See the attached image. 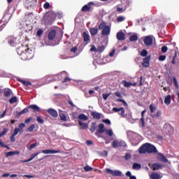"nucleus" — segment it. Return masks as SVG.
I'll use <instances>...</instances> for the list:
<instances>
[{
    "mask_svg": "<svg viewBox=\"0 0 179 179\" xmlns=\"http://www.w3.org/2000/svg\"><path fill=\"white\" fill-rule=\"evenodd\" d=\"M18 50H20L21 52L20 54L21 57V59L26 61V59H31L33 57H34V52L31 50L29 46H22Z\"/></svg>",
    "mask_w": 179,
    "mask_h": 179,
    "instance_id": "1",
    "label": "nucleus"
},
{
    "mask_svg": "<svg viewBox=\"0 0 179 179\" xmlns=\"http://www.w3.org/2000/svg\"><path fill=\"white\" fill-rule=\"evenodd\" d=\"M138 152L141 154L145 153H157V149L156 147L149 143H146L141 145L139 149Z\"/></svg>",
    "mask_w": 179,
    "mask_h": 179,
    "instance_id": "2",
    "label": "nucleus"
},
{
    "mask_svg": "<svg viewBox=\"0 0 179 179\" xmlns=\"http://www.w3.org/2000/svg\"><path fill=\"white\" fill-rule=\"evenodd\" d=\"M99 30H102V36H108L110 31V27L108 25H106V22H101L99 25Z\"/></svg>",
    "mask_w": 179,
    "mask_h": 179,
    "instance_id": "3",
    "label": "nucleus"
},
{
    "mask_svg": "<svg viewBox=\"0 0 179 179\" xmlns=\"http://www.w3.org/2000/svg\"><path fill=\"white\" fill-rule=\"evenodd\" d=\"M106 172L108 174H110V176H113V177H121L122 176V172L121 171L118 170H111L110 169H106Z\"/></svg>",
    "mask_w": 179,
    "mask_h": 179,
    "instance_id": "4",
    "label": "nucleus"
},
{
    "mask_svg": "<svg viewBox=\"0 0 179 179\" xmlns=\"http://www.w3.org/2000/svg\"><path fill=\"white\" fill-rule=\"evenodd\" d=\"M113 111L114 113H118L119 115H121L122 118H125V117H127V115H125V108H124V107H121L120 108L114 107L113 108Z\"/></svg>",
    "mask_w": 179,
    "mask_h": 179,
    "instance_id": "5",
    "label": "nucleus"
},
{
    "mask_svg": "<svg viewBox=\"0 0 179 179\" xmlns=\"http://www.w3.org/2000/svg\"><path fill=\"white\" fill-rule=\"evenodd\" d=\"M143 43L145 47H150V45L153 44V36H145L143 38Z\"/></svg>",
    "mask_w": 179,
    "mask_h": 179,
    "instance_id": "6",
    "label": "nucleus"
},
{
    "mask_svg": "<svg viewBox=\"0 0 179 179\" xmlns=\"http://www.w3.org/2000/svg\"><path fill=\"white\" fill-rule=\"evenodd\" d=\"M106 131V128H104V124L102 123H100L99 124V129L96 130L95 132V135L98 136V138H101V136H99V134H103V132Z\"/></svg>",
    "mask_w": 179,
    "mask_h": 179,
    "instance_id": "7",
    "label": "nucleus"
},
{
    "mask_svg": "<svg viewBox=\"0 0 179 179\" xmlns=\"http://www.w3.org/2000/svg\"><path fill=\"white\" fill-rule=\"evenodd\" d=\"M150 64V55H148L146 57L143 59V62L141 63V65L144 66V68H149Z\"/></svg>",
    "mask_w": 179,
    "mask_h": 179,
    "instance_id": "8",
    "label": "nucleus"
},
{
    "mask_svg": "<svg viewBox=\"0 0 179 179\" xmlns=\"http://www.w3.org/2000/svg\"><path fill=\"white\" fill-rule=\"evenodd\" d=\"M114 94L116 97L119 98L117 99V101H119L120 103H123V104L127 106V102L124 99H122V95L120 92H115Z\"/></svg>",
    "mask_w": 179,
    "mask_h": 179,
    "instance_id": "9",
    "label": "nucleus"
},
{
    "mask_svg": "<svg viewBox=\"0 0 179 179\" xmlns=\"http://www.w3.org/2000/svg\"><path fill=\"white\" fill-rule=\"evenodd\" d=\"M48 113L49 115H51V117H53V118H57L58 117V112L53 108H49L48 110Z\"/></svg>",
    "mask_w": 179,
    "mask_h": 179,
    "instance_id": "10",
    "label": "nucleus"
},
{
    "mask_svg": "<svg viewBox=\"0 0 179 179\" xmlns=\"http://www.w3.org/2000/svg\"><path fill=\"white\" fill-rule=\"evenodd\" d=\"M42 152L45 155H50L53 153H61V150H43Z\"/></svg>",
    "mask_w": 179,
    "mask_h": 179,
    "instance_id": "11",
    "label": "nucleus"
},
{
    "mask_svg": "<svg viewBox=\"0 0 179 179\" xmlns=\"http://www.w3.org/2000/svg\"><path fill=\"white\" fill-rule=\"evenodd\" d=\"M116 37L119 41H124L125 40V34L122 31L117 32Z\"/></svg>",
    "mask_w": 179,
    "mask_h": 179,
    "instance_id": "12",
    "label": "nucleus"
},
{
    "mask_svg": "<svg viewBox=\"0 0 179 179\" xmlns=\"http://www.w3.org/2000/svg\"><path fill=\"white\" fill-rule=\"evenodd\" d=\"M55 36H57V31L51 30L48 34V38L51 41L55 38Z\"/></svg>",
    "mask_w": 179,
    "mask_h": 179,
    "instance_id": "13",
    "label": "nucleus"
},
{
    "mask_svg": "<svg viewBox=\"0 0 179 179\" xmlns=\"http://www.w3.org/2000/svg\"><path fill=\"white\" fill-rule=\"evenodd\" d=\"M83 37L85 43H90V35H89L88 32L84 31Z\"/></svg>",
    "mask_w": 179,
    "mask_h": 179,
    "instance_id": "14",
    "label": "nucleus"
},
{
    "mask_svg": "<svg viewBox=\"0 0 179 179\" xmlns=\"http://www.w3.org/2000/svg\"><path fill=\"white\" fill-rule=\"evenodd\" d=\"M8 43L11 45V47H14L15 43H16V38L13 36H8Z\"/></svg>",
    "mask_w": 179,
    "mask_h": 179,
    "instance_id": "15",
    "label": "nucleus"
},
{
    "mask_svg": "<svg viewBox=\"0 0 179 179\" xmlns=\"http://www.w3.org/2000/svg\"><path fill=\"white\" fill-rule=\"evenodd\" d=\"M3 94L5 97H10V96L13 94V92L9 88H5L3 90Z\"/></svg>",
    "mask_w": 179,
    "mask_h": 179,
    "instance_id": "16",
    "label": "nucleus"
},
{
    "mask_svg": "<svg viewBox=\"0 0 179 179\" xmlns=\"http://www.w3.org/2000/svg\"><path fill=\"white\" fill-rule=\"evenodd\" d=\"M94 3L93 2H90L87 5H85L84 6H83L81 10L82 12H89L90 10V5H93Z\"/></svg>",
    "mask_w": 179,
    "mask_h": 179,
    "instance_id": "17",
    "label": "nucleus"
},
{
    "mask_svg": "<svg viewBox=\"0 0 179 179\" xmlns=\"http://www.w3.org/2000/svg\"><path fill=\"white\" fill-rule=\"evenodd\" d=\"M163 166L160 164L155 163L151 165V169L153 171H156V170H160Z\"/></svg>",
    "mask_w": 179,
    "mask_h": 179,
    "instance_id": "18",
    "label": "nucleus"
},
{
    "mask_svg": "<svg viewBox=\"0 0 179 179\" xmlns=\"http://www.w3.org/2000/svg\"><path fill=\"white\" fill-rule=\"evenodd\" d=\"M17 81L22 83V85L24 86H26V87H30V86H32V84L30 81H26V80H22V79H17Z\"/></svg>",
    "mask_w": 179,
    "mask_h": 179,
    "instance_id": "19",
    "label": "nucleus"
},
{
    "mask_svg": "<svg viewBox=\"0 0 179 179\" xmlns=\"http://www.w3.org/2000/svg\"><path fill=\"white\" fill-rule=\"evenodd\" d=\"M91 115L94 120H100L101 118V114L96 111L92 112Z\"/></svg>",
    "mask_w": 179,
    "mask_h": 179,
    "instance_id": "20",
    "label": "nucleus"
},
{
    "mask_svg": "<svg viewBox=\"0 0 179 179\" xmlns=\"http://www.w3.org/2000/svg\"><path fill=\"white\" fill-rule=\"evenodd\" d=\"M90 33L91 36H94L99 33V28L92 27L90 29Z\"/></svg>",
    "mask_w": 179,
    "mask_h": 179,
    "instance_id": "21",
    "label": "nucleus"
},
{
    "mask_svg": "<svg viewBox=\"0 0 179 179\" xmlns=\"http://www.w3.org/2000/svg\"><path fill=\"white\" fill-rule=\"evenodd\" d=\"M28 108H31L34 113H38L40 111V107L37 105H29L28 106Z\"/></svg>",
    "mask_w": 179,
    "mask_h": 179,
    "instance_id": "22",
    "label": "nucleus"
},
{
    "mask_svg": "<svg viewBox=\"0 0 179 179\" xmlns=\"http://www.w3.org/2000/svg\"><path fill=\"white\" fill-rule=\"evenodd\" d=\"M20 152L16 151H10L6 154V157H9L10 156H15V155H20Z\"/></svg>",
    "mask_w": 179,
    "mask_h": 179,
    "instance_id": "23",
    "label": "nucleus"
},
{
    "mask_svg": "<svg viewBox=\"0 0 179 179\" xmlns=\"http://www.w3.org/2000/svg\"><path fill=\"white\" fill-rule=\"evenodd\" d=\"M78 119L80 120L81 121H87V120H89V117L82 113L78 115Z\"/></svg>",
    "mask_w": 179,
    "mask_h": 179,
    "instance_id": "24",
    "label": "nucleus"
},
{
    "mask_svg": "<svg viewBox=\"0 0 179 179\" xmlns=\"http://www.w3.org/2000/svg\"><path fill=\"white\" fill-rule=\"evenodd\" d=\"M78 124L80 127H82V129H87L89 128V125L80 120H78Z\"/></svg>",
    "mask_w": 179,
    "mask_h": 179,
    "instance_id": "25",
    "label": "nucleus"
},
{
    "mask_svg": "<svg viewBox=\"0 0 179 179\" xmlns=\"http://www.w3.org/2000/svg\"><path fill=\"white\" fill-rule=\"evenodd\" d=\"M40 152H36L34 154H32L30 157V158L27 160L24 161L25 163H27L28 162H31V160H33V159H34V157H36V156H38V155H40Z\"/></svg>",
    "mask_w": 179,
    "mask_h": 179,
    "instance_id": "26",
    "label": "nucleus"
},
{
    "mask_svg": "<svg viewBox=\"0 0 179 179\" xmlns=\"http://www.w3.org/2000/svg\"><path fill=\"white\" fill-rule=\"evenodd\" d=\"M159 159L161 162H163L164 163H168L169 162V159H167L164 155L162 154V153H159Z\"/></svg>",
    "mask_w": 179,
    "mask_h": 179,
    "instance_id": "27",
    "label": "nucleus"
},
{
    "mask_svg": "<svg viewBox=\"0 0 179 179\" xmlns=\"http://www.w3.org/2000/svg\"><path fill=\"white\" fill-rule=\"evenodd\" d=\"M59 115L60 117L61 121H66V115H65V113H64V111L59 112Z\"/></svg>",
    "mask_w": 179,
    "mask_h": 179,
    "instance_id": "28",
    "label": "nucleus"
},
{
    "mask_svg": "<svg viewBox=\"0 0 179 179\" xmlns=\"http://www.w3.org/2000/svg\"><path fill=\"white\" fill-rule=\"evenodd\" d=\"M164 103L166 104V106H169V104L171 103V96H166L164 99Z\"/></svg>",
    "mask_w": 179,
    "mask_h": 179,
    "instance_id": "29",
    "label": "nucleus"
},
{
    "mask_svg": "<svg viewBox=\"0 0 179 179\" xmlns=\"http://www.w3.org/2000/svg\"><path fill=\"white\" fill-rule=\"evenodd\" d=\"M122 84L124 85V87H131L132 86V83L128 82L125 80L122 81Z\"/></svg>",
    "mask_w": 179,
    "mask_h": 179,
    "instance_id": "30",
    "label": "nucleus"
},
{
    "mask_svg": "<svg viewBox=\"0 0 179 179\" xmlns=\"http://www.w3.org/2000/svg\"><path fill=\"white\" fill-rule=\"evenodd\" d=\"M26 113H29V106L27 108H24L20 112H19L17 114V117H20V115H22V114H26Z\"/></svg>",
    "mask_w": 179,
    "mask_h": 179,
    "instance_id": "31",
    "label": "nucleus"
},
{
    "mask_svg": "<svg viewBox=\"0 0 179 179\" xmlns=\"http://www.w3.org/2000/svg\"><path fill=\"white\" fill-rule=\"evenodd\" d=\"M46 19L50 20V22L54 19V13H49L45 15Z\"/></svg>",
    "mask_w": 179,
    "mask_h": 179,
    "instance_id": "32",
    "label": "nucleus"
},
{
    "mask_svg": "<svg viewBox=\"0 0 179 179\" xmlns=\"http://www.w3.org/2000/svg\"><path fill=\"white\" fill-rule=\"evenodd\" d=\"M150 178L151 179H160V174H159L157 173H152L150 175Z\"/></svg>",
    "mask_w": 179,
    "mask_h": 179,
    "instance_id": "33",
    "label": "nucleus"
},
{
    "mask_svg": "<svg viewBox=\"0 0 179 179\" xmlns=\"http://www.w3.org/2000/svg\"><path fill=\"white\" fill-rule=\"evenodd\" d=\"M129 41H131V42L138 41V35H136V34L131 35L129 38Z\"/></svg>",
    "mask_w": 179,
    "mask_h": 179,
    "instance_id": "34",
    "label": "nucleus"
},
{
    "mask_svg": "<svg viewBox=\"0 0 179 179\" xmlns=\"http://www.w3.org/2000/svg\"><path fill=\"white\" fill-rule=\"evenodd\" d=\"M105 134L106 135H108V136H113V135H114V132H113V129H106Z\"/></svg>",
    "mask_w": 179,
    "mask_h": 179,
    "instance_id": "35",
    "label": "nucleus"
},
{
    "mask_svg": "<svg viewBox=\"0 0 179 179\" xmlns=\"http://www.w3.org/2000/svg\"><path fill=\"white\" fill-rule=\"evenodd\" d=\"M24 127H26V124H24V123H21L19 124L18 129L20 131V134H23V129L24 128Z\"/></svg>",
    "mask_w": 179,
    "mask_h": 179,
    "instance_id": "36",
    "label": "nucleus"
},
{
    "mask_svg": "<svg viewBox=\"0 0 179 179\" xmlns=\"http://www.w3.org/2000/svg\"><path fill=\"white\" fill-rule=\"evenodd\" d=\"M141 166L140 164L134 163L133 164V170H141Z\"/></svg>",
    "mask_w": 179,
    "mask_h": 179,
    "instance_id": "37",
    "label": "nucleus"
},
{
    "mask_svg": "<svg viewBox=\"0 0 179 179\" xmlns=\"http://www.w3.org/2000/svg\"><path fill=\"white\" fill-rule=\"evenodd\" d=\"M96 122H92L91 124V127L90 130L91 131V132H94V131H96Z\"/></svg>",
    "mask_w": 179,
    "mask_h": 179,
    "instance_id": "38",
    "label": "nucleus"
},
{
    "mask_svg": "<svg viewBox=\"0 0 179 179\" xmlns=\"http://www.w3.org/2000/svg\"><path fill=\"white\" fill-rule=\"evenodd\" d=\"M149 108L151 114H153L156 111V106H153V104H150Z\"/></svg>",
    "mask_w": 179,
    "mask_h": 179,
    "instance_id": "39",
    "label": "nucleus"
},
{
    "mask_svg": "<svg viewBox=\"0 0 179 179\" xmlns=\"http://www.w3.org/2000/svg\"><path fill=\"white\" fill-rule=\"evenodd\" d=\"M17 101V97L13 96L9 99L10 104H13V103H16Z\"/></svg>",
    "mask_w": 179,
    "mask_h": 179,
    "instance_id": "40",
    "label": "nucleus"
},
{
    "mask_svg": "<svg viewBox=\"0 0 179 179\" xmlns=\"http://www.w3.org/2000/svg\"><path fill=\"white\" fill-rule=\"evenodd\" d=\"M36 128V125L31 124L29 127L27 128V132H33L34 129Z\"/></svg>",
    "mask_w": 179,
    "mask_h": 179,
    "instance_id": "41",
    "label": "nucleus"
},
{
    "mask_svg": "<svg viewBox=\"0 0 179 179\" xmlns=\"http://www.w3.org/2000/svg\"><path fill=\"white\" fill-rule=\"evenodd\" d=\"M84 170L85 171H93V167L89 165H87L84 167Z\"/></svg>",
    "mask_w": 179,
    "mask_h": 179,
    "instance_id": "42",
    "label": "nucleus"
},
{
    "mask_svg": "<svg viewBox=\"0 0 179 179\" xmlns=\"http://www.w3.org/2000/svg\"><path fill=\"white\" fill-rule=\"evenodd\" d=\"M105 48H106L104 47L103 45L99 46V47L97 48V52H103V51H104V49H105Z\"/></svg>",
    "mask_w": 179,
    "mask_h": 179,
    "instance_id": "43",
    "label": "nucleus"
},
{
    "mask_svg": "<svg viewBox=\"0 0 179 179\" xmlns=\"http://www.w3.org/2000/svg\"><path fill=\"white\" fill-rule=\"evenodd\" d=\"M43 33H44V31L42 29H39L37 31V34H36L37 37H41V36H43Z\"/></svg>",
    "mask_w": 179,
    "mask_h": 179,
    "instance_id": "44",
    "label": "nucleus"
},
{
    "mask_svg": "<svg viewBox=\"0 0 179 179\" xmlns=\"http://www.w3.org/2000/svg\"><path fill=\"white\" fill-rule=\"evenodd\" d=\"M0 146L1 148H6V149H10L9 146H8V145H5V143H3L2 140H0Z\"/></svg>",
    "mask_w": 179,
    "mask_h": 179,
    "instance_id": "45",
    "label": "nucleus"
},
{
    "mask_svg": "<svg viewBox=\"0 0 179 179\" xmlns=\"http://www.w3.org/2000/svg\"><path fill=\"white\" fill-rule=\"evenodd\" d=\"M141 57H147L148 56V50L143 49L141 52Z\"/></svg>",
    "mask_w": 179,
    "mask_h": 179,
    "instance_id": "46",
    "label": "nucleus"
},
{
    "mask_svg": "<svg viewBox=\"0 0 179 179\" xmlns=\"http://www.w3.org/2000/svg\"><path fill=\"white\" fill-rule=\"evenodd\" d=\"M36 121L39 122V124H44V120H43L40 116L36 117Z\"/></svg>",
    "mask_w": 179,
    "mask_h": 179,
    "instance_id": "47",
    "label": "nucleus"
},
{
    "mask_svg": "<svg viewBox=\"0 0 179 179\" xmlns=\"http://www.w3.org/2000/svg\"><path fill=\"white\" fill-rule=\"evenodd\" d=\"M17 134H20V130H19V128L16 127L14 129V131L13 133V136H16V135H17Z\"/></svg>",
    "mask_w": 179,
    "mask_h": 179,
    "instance_id": "48",
    "label": "nucleus"
},
{
    "mask_svg": "<svg viewBox=\"0 0 179 179\" xmlns=\"http://www.w3.org/2000/svg\"><path fill=\"white\" fill-rule=\"evenodd\" d=\"M110 96H111V92H110L109 94H102L103 100H107V99H108V97H110Z\"/></svg>",
    "mask_w": 179,
    "mask_h": 179,
    "instance_id": "49",
    "label": "nucleus"
},
{
    "mask_svg": "<svg viewBox=\"0 0 179 179\" xmlns=\"http://www.w3.org/2000/svg\"><path fill=\"white\" fill-rule=\"evenodd\" d=\"M124 20H125V17L124 16H119L117 18V22H118L119 23L121 22H124Z\"/></svg>",
    "mask_w": 179,
    "mask_h": 179,
    "instance_id": "50",
    "label": "nucleus"
},
{
    "mask_svg": "<svg viewBox=\"0 0 179 179\" xmlns=\"http://www.w3.org/2000/svg\"><path fill=\"white\" fill-rule=\"evenodd\" d=\"M173 83L175 85V87L176 89H178V83L177 82V78H176V77L173 78Z\"/></svg>",
    "mask_w": 179,
    "mask_h": 179,
    "instance_id": "51",
    "label": "nucleus"
},
{
    "mask_svg": "<svg viewBox=\"0 0 179 179\" xmlns=\"http://www.w3.org/2000/svg\"><path fill=\"white\" fill-rule=\"evenodd\" d=\"M112 145H113V148H118V141L117 140L113 141Z\"/></svg>",
    "mask_w": 179,
    "mask_h": 179,
    "instance_id": "52",
    "label": "nucleus"
},
{
    "mask_svg": "<svg viewBox=\"0 0 179 179\" xmlns=\"http://www.w3.org/2000/svg\"><path fill=\"white\" fill-rule=\"evenodd\" d=\"M71 52H73V54H76V52L78 51V47L75 46L73 48H72L70 50Z\"/></svg>",
    "mask_w": 179,
    "mask_h": 179,
    "instance_id": "53",
    "label": "nucleus"
},
{
    "mask_svg": "<svg viewBox=\"0 0 179 179\" xmlns=\"http://www.w3.org/2000/svg\"><path fill=\"white\" fill-rule=\"evenodd\" d=\"M22 177L24 178H34V177H36V176L34 175H24L22 176Z\"/></svg>",
    "mask_w": 179,
    "mask_h": 179,
    "instance_id": "54",
    "label": "nucleus"
},
{
    "mask_svg": "<svg viewBox=\"0 0 179 179\" xmlns=\"http://www.w3.org/2000/svg\"><path fill=\"white\" fill-rule=\"evenodd\" d=\"M140 122L141 123L142 127L145 128V119H144V117H141L140 119Z\"/></svg>",
    "mask_w": 179,
    "mask_h": 179,
    "instance_id": "55",
    "label": "nucleus"
},
{
    "mask_svg": "<svg viewBox=\"0 0 179 179\" xmlns=\"http://www.w3.org/2000/svg\"><path fill=\"white\" fill-rule=\"evenodd\" d=\"M162 52H167V50H169V48H167V46H162Z\"/></svg>",
    "mask_w": 179,
    "mask_h": 179,
    "instance_id": "56",
    "label": "nucleus"
},
{
    "mask_svg": "<svg viewBox=\"0 0 179 179\" xmlns=\"http://www.w3.org/2000/svg\"><path fill=\"white\" fill-rule=\"evenodd\" d=\"M90 51L94 52H97V48H96V46L94 45H92Z\"/></svg>",
    "mask_w": 179,
    "mask_h": 179,
    "instance_id": "57",
    "label": "nucleus"
},
{
    "mask_svg": "<svg viewBox=\"0 0 179 179\" xmlns=\"http://www.w3.org/2000/svg\"><path fill=\"white\" fill-rule=\"evenodd\" d=\"M160 115H162V110H158L156 114L155 115V117L156 118H159V117H160Z\"/></svg>",
    "mask_w": 179,
    "mask_h": 179,
    "instance_id": "58",
    "label": "nucleus"
},
{
    "mask_svg": "<svg viewBox=\"0 0 179 179\" xmlns=\"http://www.w3.org/2000/svg\"><path fill=\"white\" fill-rule=\"evenodd\" d=\"M102 122H103L105 124H107L108 125H111V121L108 119H105Z\"/></svg>",
    "mask_w": 179,
    "mask_h": 179,
    "instance_id": "59",
    "label": "nucleus"
},
{
    "mask_svg": "<svg viewBox=\"0 0 179 179\" xmlns=\"http://www.w3.org/2000/svg\"><path fill=\"white\" fill-rule=\"evenodd\" d=\"M177 58V54H175V55L173 57L171 64L173 65H176V59Z\"/></svg>",
    "mask_w": 179,
    "mask_h": 179,
    "instance_id": "60",
    "label": "nucleus"
},
{
    "mask_svg": "<svg viewBox=\"0 0 179 179\" xmlns=\"http://www.w3.org/2000/svg\"><path fill=\"white\" fill-rule=\"evenodd\" d=\"M159 61H165L166 55H160L158 58Z\"/></svg>",
    "mask_w": 179,
    "mask_h": 179,
    "instance_id": "61",
    "label": "nucleus"
},
{
    "mask_svg": "<svg viewBox=\"0 0 179 179\" xmlns=\"http://www.w3.org/2000/svg\"><path fill=\"white\" fill-rule=\"evenodd\" d=\"M124 159H125V160H129V159H131V154L126 153V155L124 156Z\"/></svg>",
    "mask_w": 179,
    "mask_h": 179,
    "instance_id": "62",
    "label": "nucleus"
},
{
    "mask_svg": "<svg viewBox=\"0 0 179 179\" xmlns=\"http://www.w3.org/2000/svg\"><path fill=\"white\" fill-rule=\"evenodd\" d=\"M43 8H44V9H49V8H50V3L46 2V3L43 5Z\"/></svg>",
    "mask_w": 179,
    "mask_h": 179,
    "instance_id": "63",
    "label": "nucleus"
},
{
    "mask_svg": "<svg viewBox=\"0 0 179 179\" xmlns=\"http://www.w3.org/2000/svg\"><path fill=\"white\" fill-rule=\"evenodd\" d=\"M15 136H13V134L11 135L10 137V142H15L16 141V138H15Z\"/></svg>",
    "mask_w": 179,
    "mask_h": 179,
    "instance_id": "64",
    "label": "nucleus"
}]
</instances>
